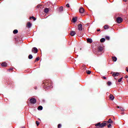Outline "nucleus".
<instances>
[{"instance_id":"1","label":"nucleus","mask_w":128,"mask_h":128,"mask_svg":"<svg viewBox=\"0 0 128 128\" xmlns=\"http://www.w3.org/2000/svg\"><path fill=\"white\" fill-rule=\"evenodd\" d=\"M43 84H44V88H47V90L50 88V84L48 83V80L44 81Z\"/></svg>"},{"instance_id":"2","label":"nucleus","mask_w":128,"mask_h":128,"mask_svg":"<svg viewBox=\"0 0 128 128\" xmlns=\"http://www.w3.org/2000/svg\"><path fill=\"white\" fill-rule=\"evenodd\" d=\"M30 104H36V99L34 98H32L30 99Z\"/></svg>"},{"instance_id":"3","label":"nucleus","mask_w":128,"mask_h":128,"mask_svg":"<svg viewBox=\"0 0 128 128\" xmlns=\"http://www.w3.org/2000/svg\"><path fill=\"white\" fill-rule=\"evenodd\" d=\"M116 22H118V24H122V20H123L122 19V18L121 17H118L116 18Z\"/></svg>"},{"instance_id":"4","label":"nucleus","mask_w":128,"mask_h":128,"mask_svg":"<svg viewBox=\"0 0 128 128\" xmlns=\"http://www.w3.org/2000/svg\"><path fill=\"white\" fill-rule=\"evenodd\" d=\"M32 52L34 54H38V48L34 47L32 48Z\"/></svg>"},{"instance_id":"5","label":"nucleus","mask_w":128,"mask_h":128,"mask_svg":"<svg viewBox=\"0 0 128 128\" xmlns=\"http://www.w3.org/2000/svg\"><path fill=\"white\" fill-rule=\"evenodd\" d=\"M78 30L80 32H82V24L78 25Z\"/></svg>"},{"instance_id":"6","label":"nucleus","mask_w":128,"mask_h":128,"mask_svg":"<svg viewBox=\"0 0 128 128\" xmlns=\"http://www.w3.org/2000/svg\"><path fill=\"white\" fill-rule=\"evenodd\" d=\"M79 12H80V14H84V9L82 8V7H80L79 9Z\"/></svg>"},{"instance_id":"7","label":"nucleus","mask_w":128,"mask_h":128,"mask_svg":"<svg viewBox=\"0 0 128 128\" xmlns=\"http://www.w3.org/2000/svg\"><path fill=\"white\" fill-rule=\"evenodd\" d=\"M106 125H108V124H106V122H104L100 124V128H104Z\"/></svg>"},{"instance_id":"8","label":"nucleus","mask_w":128,"mask_h":128,"mask_svg":"<svg viewBox=\"0 0 128 128\" xmlns=\"http://www.w3.org/2000/svg\"><path fill=\"white\" fill-rule=\"evenodd\" d=\"M26 26L28 28H32V23H30V22H27Z\"/></svg>"},{"instance_id":"9","label":"nucleus","mask_w":128,"mask_h":128,"mask_svg":"<svg viewBox=\"0 0 128 128\" xmlns=\"http://www.w3.org/2000/svg\"><path fill=\"white\" fill-rule=\"evenodd\" d=\"M112 76H120V73L118 72H114Z\"/></svg>"},{"instance_id":"10","label":"nucleus","mask_w":128,"mask_h":128,"mask_svg":"<svg viewBox=\"0 0 128 128\" xmlns=\"http://www.w3.org/2000/svg\"><path fill=\"white\" fill-rule=\"evenodd\" d=\"M70 36H74L76 35V32L72 30L70 32Z\"/></svg>"},{"instance_id":"11","label":"nucleus","mask_w":128,"mask_h":128,"mask_svg":"<svg viewBox=\"0 0 128 128\" xmlns=\"http://www.w3.org/2000/svg\"><path fill=\"white\" fill-rule=\"evenodd\" d=\"M102 50H104V48H102V46H99L98 48V52H102Z\"/></svg>"},{"instance_id":"12","label":"nucleus","mask_w":128,"mask_h":128,"mask_svg":"<svg viewBox=\"0 0 128 128\" xmlns=\"http://www.w3.org/2000/svg\"><path fill=\"white\" fill-rule=\"evenodd\" d=\"M110 100H114V96L112 94H110Z\"/></svg>"},{"instance_id":"13","label":"nucleus","mask_w":128,"mask_h":128,"mask_svg":"<svg viewBox=\"0 0 128 128\" xmlns=\"http://www.w3.org/2000/svg\"><path fill=\"white\" fill-rule=\"evenodd\" d=\"M107 124H112L113 122L111 118H110L108 121L106 122Z\"/></svg>"},{"instance_id":"14","label":"nucleus","mask_w":128,"mask_h":128,"mask_svg":"<svg viewBox=\"0 0 128 128\" xmlns=\"http://www.w3.org/2000/svg\"><path fill=\"white\" fill-rule=\"evenodd\" d=\"M87 42H88V44H92V40L90 38H88L87 39Z\"/></svg>"},{"instance_id":"15","label":"nucleus","mask_w":128,"mask_h":128,"mask_svg":"<svg viewBox=\"0 0 128 128\" xmlns=\"http://www.w3.org/2000/svg\"><path fill=\"white\" fill-rule=\"evenodd\" d=\"M73 22H76L78 20V18L76 17H74L72 19Z\"/></svg>"},{"instance_id":"16","label":"nucleus","mask_w":128,"mask_h":128,"mask_svg":"<svg viewBox=\"0 0 128 128\" xmlns=\"http://www.w3.org/2000/svg\"><path fill=\"white\" fill-rule=\"evenodd\" d=\"M1 66H8V63H6V62H2L1 64Z\"/></svg>"},{"instance_id":"17","label":"nucleus","mask_w":128,"mask_h":128,"mask_svg":"<svg viewBox=\"0 0 128 128\" xmlns=\"http://www.w3.org/2000/svg\"><path fill=\"white\" fill-rule=\"evenodd\" d=\"M112 60L113 62H116V60H118V58H116V56H112Z\"/></svg>"},{"instance_id":"18","label":"nucleus","mask_w":128,"mask_h":128,"mask_svg":"<svg viewBox=\"0 0 128 128\" xmlns=\"http://www.w3.org/2000/svg\"><path fill=\"white\" fill-rule=\"evenodd\" d=\"M48 8H46L44 9V12L46 13V14H48Z\"/></svg>"},{"instance_id":"19","label":"nucleus","mask_w":128,"mask_h":128,"mask_svg":"<svg viewBox=\"0 0 128 128\" xmlns=\"http://www.w3.org/2000/svg\"><path fill=\"white\" fill-rule=\"evenodd\" d=\"M38 110H42V106H38Z\"/></svg>"},{"instance_id":"20","label":"nucleus","mask_w":128,"mask_h":128,"mask_svg":"<svg viewBox=\"0 0 128 128\" xmlns=\"http://www.w3.org/2000/svg\"><path fill=\"white\" fill-rule=\"evenodd\" d=\"M95 126H98V128H100V122H98L95 124Z\"/></svg>"},{"instance_id":"21","label":"nucleus","mask_w":128,"mask_h":128,"mask_svg":"<svg viewBox=\"0 0 128 128\" xmlns=\"http://www.w3.org/2000/svg\"><path fill=\"white\" fill-rule=\"evenodd\" d=\"M18 30H14L13 31V34H18Z\"/></svg>"},{"instance_id":"22","label":"nucleus","mask_w":128,"mask_h":128,"mask_svg":"<svg viewBox=\"0 0 128 128\" xmlns=\"http://www.w3.org/2000/svg\"><path fill=\"white\" fill-rule=\"evenodd\" d=\"M100 42H106V39L104 38H102L100 40Z\"/></svg>"},{"instance_id":"23","label":"nucleus","mask_w":128,"mask_h":128,"mask_svg":"<svg viewBox=\"0 0 128 128\" xmlns=\"http://www.w3.org/2000/svg\"><path fill=\"white\" fill-rule=\"evenodd\" d=\"M59 11L60 12H64V7H62V6L60 7Z\"/></svg>"},{"instance_id":"24","label":"nucleus","mask_w":128,"mask_h":128,"mask_svg":"<svg viewBox=\"0 0 128 128\" xmlns=\"http://www.w3.org/2000/svg\"><path fill=\"white\" fill-rule=\"evenodd\" d=\"M110 26H108V25H105L104 26V30H108V28H109Z\"/></svg>"},{"instance_id":"25","label":"nucleus","mask_w":128,"mask_h":128,"mask_svg":"<svg viewBox=\"0 0 128 128\" xmlns=\"http://www.w3.org/2000/svg\"><path fill=\"white\" fill-rule=\"evenodd\" d=\"M29 60H32V54H29L28 56Z\"/></svg>"},{"instance_id":"26","label":"nucleus","mask_w":128,"mask_h":128,"mask_svg":"<svg viewBox=\"0 0 128 128\" xmlns=\"http://www.w3.org/2000/svg\"><path fill=\"white\" fill-rule=\"evenodd\" d=\"M86 72L87 74H90L92 73V72H90V70H86Z\"/></svg>"},{"instance_id":"27","label":"nucleus","mask_w":128,"mask_h":128,"mask_svg":"<svg viewBox=\"0 0 128 128\" xmlns=\"http://www.w3.org/2000/svg\"><path fill=\"white\" fill-rule=\"evenodd\" d=\"M42 5L38 4V5L37 6V8H42Z\"/></svg>"},{"instance_id":"28","label":"nucleus","mask_w":128,"mask_h":128,"mask_svg":"<svg viewBox=\"0 0 128 128\" xmlns=\"http://www.w3.org/2000/svg\"><path fill=\"white\" fill-rule=\"evenodd\" d=\"M38 60H40V57L36 58V59L35 60V62H38Z\"/></svg>"},{"instance_id":"29","label":"nucleus","mask_w":128,"mask_h":128,"mask_svg":"<svg viewBox=\"0 0 128 128\" xmlns=\"http://www.w3.org/2000/svg\"><path fill=\"white\" fill-rule=\"evenodd\" d=\"M107 84L108 86H111L112 85V82L108 81V82H107Z\"/></svg>"},{"instance_id":"30","label":"nucleus","mask_w":128,"mask_h":128,"mask_svg":"<svg viewBox=\"0 0 128 128\" xmlns=\"http://www.w3.org/2000/svg\"><path fill=\"white\" fill-rule=\"evenodd\" d=\"M31 18H32V20H36V17L32 16H31Z\"/></svg>"},{"instance_id":"31","label":"nucleus","mask_w":128,"mask_h":128,"mask_svg":"<svg viewBox=\"0 0 128 128\" xmlns=\"http://www.w3.org/2000/svg\"><path fill=\"white\" fill-rule=\"evenodd\" d=\"M106 38L107 40H110V36H106Z\"/></svg>"},{"instance_id":"32","label":"nucleus","mask_w":128,"mask_h":128,"mask_svg":"<svg viewBox=\"0 0 128 128\" xmlns=\"http://www.w3.org/2000/svg\"><path fill=\"white\" fill-rule=\"evenodd\" d=\"M122 78H120V79L118 80V82H122Z\"/></svg>"},{"instance_id":"33","label":"nucleus","mask_w":128,"mask_h":128,"mask_svg":"<svg viewBox=\"0 0 128 128\" xmlns=\"http://www.w3.org/2000/svg\"><path fill=\"white\" fill-rule=\"evenodd\" d=\"M36 124L38 126L40 125V122L38 121L36 122Z\"/></svg>"},{"instance_id":"34","label":"nucleus","mask_w":128,"mask_h":128,"mask_svg":"<svg viewBox=\"0 0 128 128\" xmlns=\"http://www.w3.org/2000/svg\"><path fill=\"white\" fill-rule=\"evenodd\" d=\"M108 124V128H111V126H112V124Z\"/></svg>"},{"instance_id":"35","label":"nucleus","mask_w":128,"mask_h":128,"mask_svg":"<svg viewBox=\"0 0 128 128\" xmlns=\"http://www.w3.org/2000/svg\"><path fill=\"white\" fill-rule=\"evenodd\" d=\"M58 128H62V124H58Z\"/></svg>"},{"instance_id":"36","label":"nucleus","mask_w":128,"mask_h":128,"mask_svg":"<svg viewBox=\"0 0 128 128\" xmlns=\"http://www.w3.org/2000/svg\"><path fill=\"white\" fill-rule=\"evenodd\" d=\"M120 110H122V112H124V109L122 108H120Z\"/></svg>"},{"instance_id":"37","label":"nucleus","mask_w":128,"mask_h":128,"mask_svg":"<svg viewBox=\"0 0 128 128\" xmlns=\"http://www.w3.org/2000/svg\"><path fill=\"white\" fill-rule=\"evenodd\" d=\"M66 6L67 8H70V4H66Z\"/></svg>"},{"instance_id":"38","label":"nucleus","mask_w":128,"mask_h":128,"mask_svg":"<svg viewBox=\"0 0 128 128\" xmlns=\"http://www.w3.org/2000/svg\"><path fill=\"white\" fill-rule=\"evenodd\" d=\"M102 78H104V80H106V77L102 76Z\"/></svg>"},{"instance_id":"39","label":"nucleus","mask_w":128,"mask_h":128,"mask_svg":"<svg viewBox=\"0 0 128 128\" xmlns=\"http://www.w3.org/2000/svg\"><path fill=\"white\" fill-rule=\"evenodd\" d=\"M128 78V75H126V76H125V78Z\"/></svg>"},{"instance_id":"40","label":"nucleus","mask_w":128,"mask_h":128,"mask_svg":"<svg viewBox=\"0 0 128 128\" xmlns=\"http://www.w3.org/2000/svg\"><path fill=\"white\" fill-rule=\"evenodd\" d=\"M97 32H100V29H98Z\"/></svg>"},{"instance_id":"41","label":"nucleus","mask_w":128,"mask_h":128,"mask_svg":"<svg viewBox=\"0 0 128 128\" xmlns=\"http://www.w3.org/2000/svg\"><path fill=\"white\" fill-rule=\"evenodd\" d=\"M9 72H10V70H12V68H10L8 70Z\"/></svg>"},{"instance_id":"42","label":"nucleus","mask_w":128,"mask_h":128,"mask_svg":"<svg viewBox=\"0 0 128 128\" xmlns=\"http://www.w3.org/2000/svg\"><path fill=\"white\" fill-rule=\"evenodd\" d=\"M126 71L128 72V68H126Z\"/></svg>"},{"instance_id":"43","label":"nucleus","mask_w":128,"mask_h":128,"mask_svg":"<svg viewBox=\"0 0 128 128\" xmlns=\"http://www.w3.org/2000/svg\"><path fill=\"white\" fill-rule=\"evenodd\" d=\"M124 0V2H126L127 0Z\"/></svg>"},{"instance_id":"44","label":"nucleus","mask_w":128,"mask_h":128,"mask_svg":"<svg viewBox=\"0 0 128 128\" xmlns=\"http://www.w3.org/2000/svg\"><path fill=\"white\" fill-rule=\"evenodd\" d=\"M32 17L30 18V20H32Z\"/></svg>"},{"instance_id":"45","label":"nucleus","mask_w":128,"mask_h":128,"mask_svg":"<svg viewBox=\"0 0 128 128\" xmlns=\"http://www.w3.org/2000/svg\"><path fill=\"white\" fill-rule=\"evenodd\" d=\"M118 108H120V106H117Z\"/></svg>"}]
</instances>
